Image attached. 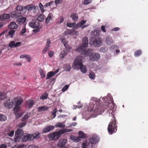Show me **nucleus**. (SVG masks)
<instances>
[{
  "mask_svg": "<svg viewBox=\"0 0 148 148\" xmlns=\"http://www.w3.org/2000/svg\"><path fill=\"white\" fill-rule=\"evenodd\" d=\"M38 21L42 22L44 20V15L43 14H40L38 17L37 19Z\"/></svg>",
  "mask_w": 148,
  "mask_h": 148,
  "instance_id": "72a5a7b5",
  "label": "nucleus"
},
{
  "mask_svg": "<svg viewBox=\"0 0 148 148\" xmlns=\"http://www.w3.org/2000/svg\"><path fill=\"white\" fill-rule=\"evenodd\" d=\"M8 27L11 29H15L17 28L18 26L15 23L11 22L9 25Z\"/></svg>",
  "mask_w": 148,
  "mask_h": 148,
  "instance_id": "4be33fe9",
  "label": "nucleus"
},
{
  "mask_svg": "<svg viewBox=\"0 0 148 148\" xmlns=\"http://www.w3.org/2000/svg\"><path fill=\"white\" fill-rule=\"evenodd\" d=\"M57 132H55L50 133L48 134V137L50 140H56L60 138Z\"/></svg>",
  "mask_w": 148,
  "mask_h": 148,
  "instance_id": "0eeeda50",
  "label": "nucleus"
},
{
  "mask_svg": "<svg viewBox=\"0 0 148 148\" xmlns=\"http://www.w3.org/2000/svg\"><path fill=\"white\" fill-rule=\"evenodd\" d=\"M67 54V52L65 50H64L61 51L60 55V57L63 58L66 56Z\"/></svg>",
  "mask_w": 148,
  "mask_h": 148,
  "instance_id": "c756f323",
  "label": "nucleus"
},
{
  "mask_svg": "<svg viewBox=\"0 0 148 148\" xmlns=\"http://www.w3.org/2000/svg\"><path fill=\"white\" fill-rule=\"evenodd\" d=\"M82 45H79L76 49L77 51L81 52V54L84 56H89V60L92 61H97L100 58V54L97 53L92 54V50L91 49H84L88 45V38L85 36L82 38Z\"/></svg>",
  "mask_w": 148,
  "mask_h": 148,
  "instance_id": "f257e3e1",
  "label": "nucleus"
},
{
  "mask_svg": "<svg viewBox=\"0 0 148 148\" xmlns=\"http://www.w3.org/2000/svg\"><path fill=\"white\" fill-rule=\"evenodd\" d=\"M23 102L22 99H17L16 97L14 98L12 101L10 99L6 100L4 103V106L6 108L10 109L13 108V105L15 106L14 108V111L15 112V114L19 111L20 109V106Z\"/></svg>",
  "mask_w": 148,
  "mask_h": 148,
  "instance_id": "f03ea898",
  "label": "nucleus"
},
{
  "mask_svg": "<svg viewBox=\"0 0 148 148\" xmlns=\"http://www.w3.org/2000/svg\"><path fill=\"white\" fill-rule=\"evenodd\" d=\"M56 127H64L65 125H64L63 122L59 123L55 125Z\"/></svg>",
  "mask_w": 148,
  "mask_h": 148,
  "instance_id": "e433bc0d",
  "label": "nucleus"
},
{
  "mask_svg": "<svg viewBox=\"0 0 148 148\" xmlns=\"http://www.w3.org/2000/svg\"><path fill=\"white\" fill-rule=\"evenodd\" d=\"M106 42L107 44L110 45L113 42V41L110 36L107 37L106 39Z\"/></svg>",
  "mask_w": 148,
  "mask_h": 148,
  "instance_id": "cd10ccee",
  "label": "nucleus"
},
{
  "mask_svg": "<svg viewBox=\"0 0 148 148\" xmlns=\"http://www.w3.org/2000/svg\"><path fill=\"white\" fill-rule=\"evenodd\" d=\"M53 16V14L51 13H49L48 14V16L46 19L45 23H46L48 24L49 23L50 20L52 18V17Z\"/></svg>",
  "mask_w": 148,
  "mask_h": 148,
  "instance_id": "c85d7f7f",
  "label": "nucleus"
},
{
  "mask_svg": "<svg viewBox=\"0 0 148 148\" xmlns=\"http://www.w3.org/2000/svg\"><path fill=\"white\" fill-rule=\"evenodd\" d=\"M81 25H80L79 23H78L75 25L73 27V29L75 30V29H77L79 28L80 27H81Z\"/></svg>",
  "mask_w": 148,
  "mask_h": 148,
  "instance_id": "8fccbe9b",
  "label": "nucleus"
},
{
  "mask_svg": "<svg viewBox=\"0 0 148 148\" xmlns=\"http://www.w3.org/2000/svg\"><path fill=\"white\" fill-rule=\"evenodd\" d=\"M92 2V0H85L84 2V4H88Z\"/></svg>",
  "mask_w": 148,
  "mask_h": 148,
  "instance_id": "4d7b16f0",
  "label": "nucleus"
},
{
  "mask_svg": "<svg viewBox=\"0 0 148 148\" xmlns=\"http://www.w3.org/2000/svg\"><path fill=\"white\" fill-rule=\"evenodd\" d=\"M26 125L25 123H21L18 125V127L20 128H22L25 126Z\"/></svg>",
  "mask_w": 148,
  "mask_h": 148,
  "instance_id": "603ef678",
  "label": "nucleus"
},
{
  "mask_svg": "<svg viewBox=\"0 0 148 148\" xmlns=\"http://www.w3.org/2000/svg\"><path fill=\"white\" fill-rule=\"evenodd\" d=\"M21 14V13L16 11H14L11 13L10 17L13 18H17L20 16Z\"/></svg>",
  "mask_w": 148,
  "mask_h": 148,
  "instance_id": "dca6fc26",
  "label": "nucleus"
},
{
  "mask_svg": "<svg viewBox=\"0 0 148 148\" xmlns=\"http://www.w3.org/2000/svg\"><path fill=\"white\" fill-rule=\"evenodd\" d=\"M34 139L33 134H28L25 135L22 138V140L23 142H26L27 141H32Z\"/></svg>",
  "mask_w": 148,
  "mask_h": 148,
  "instance_id": "1a4fd4ad",
  "label": "nucleus"
},
{
  "mask_svg": "<svg viewBox=\"0 0 148 148\" xmlns=\"http://www.w3.org/2000/svg\"><path fill=\"white\" fill-rule=\"evenodd\" d=\"M57 111V110L56 108L54 109L53 111L51 114L53 116V118H55L56 116Z\"/></svg>",
  "mask_w": 148,
  "mask_h": 148,
  "instance_id": "3c124183",
  "label": "nucleus"
},
{
  "mask_svg": "<svg viewBox=\"0 0 148 148\" xmlns=\"http://www.w3.org/2000/svg\"><path fill=\"white\" fill-rule=\"evenodd\" d=\"M81 71L83 73H86L87 71V68L85 66L82 65L80 68Z\"/></svg>",
  "mask_w": 148,
  "mask_h": 148,
  "instance_id": "473e14b6",
  "label": "nucleus"
},
{
  "mask_svg": "<svg viewBox=\"0 0 148 148\" xmlns=\"http://www.w3.org/2000/svg\"><path fill=\"white\" fill-rule=\"evenodd\" d=\"M79 137L75 136L73 135H71L70 136V139L73 140V142H78L79 141L81 140L80 138H85L86 136L84 134L83 132L79 131L78 132Z\"/></svg>",
  "mask_w": 148,
  "mask_h": 148,
  "instance_id": "423d86ee",
  "label": "nucleus"
},
{
  "mask_svg": "<svg viewBox=\"0 0 148 148\" xmlns=\"http://www.w3.org/2000/svg\"><path fill=\"white\" fill-rule=\"evenodd\" d=\"M64 20V17L62 16H60V17L59 19L57 21L58 24H60L62 23Z\"/></svg>",
  "mask_w": 148,
  "mask_h": 148,
  "instance_id": "79ce46f5",
  "label": "nucleus"
},
{
  "mask_svg": "<svg viewBox=\"0 0 148 148\" xmlns=\"http://www.w3.org/2000/svg\"><path fill=\"white\" fill-rule=\"evenodd\" d=\"M15 44V42L14 41H11L9 44V47L13 48L14 47Z\"/></svg>",
  "mask_w": 148,
  "mask_h": 148,
  "instance_id": "09e8293b",
  "label": "nucleus"
},
{
  "mask_svg": "<svg viewBox=\"0 0 148 148\" xmlns=\"http://www.w3.org/2000/svg\"><path fill=\"white\" fill-rule=\"evenodd\" d=\"M101 29L102 32H106V30L105 29V27L103 25L101 26Z\"/></svg>",
  "mask_w": 148,
  "mask_h": 148,
  "instance_id": "052dcab7",
  "label": "nucleus"
},
{
  "mask_svg": "<svg viewBox=\"0 0 148 148\" xmlns=\"http://www.w3.org/2000/svg\"><path fill=\"white\" fill-rule=\"evenodd\" d=\"M48 96V94L47 92H45L42 95V96L40 97V98L42 99H46Z\"/></svg>",
  "mask_w": 148,
  "mask_h": 148,
  "instance_id": "ea45409f",
  "label": "nucleus"
},
{
  "mask_svg": "<svg viewBox=\"0 0 148 148\" xmlns=\"http://www.w3.org/2000/svg\"><path fill=\"white\" fill-rule=\"evenodd\" d=\"M75 24L76 23L75 22L73 23H69L68 22L67 23L66 25L68 27L70 28H72L74 26Z\"/></svg>",
  "mask_w": 148,
  "mask_h": 148,
  "instance_id": "37998d69",
  "label": "nucleus"
},
{
  "mask_svg": "<svg viewBox=\"0 0 148 148\" xmlns=\"http://www.w3.org/2000/svg\"><path fill=\"white\" fill-rule=\"evenodd\" d=\"M7 119L6 116L4 115L0 114V121H5Z\"/></svg>",
  "mask_w": 148,
  "mask_h": 148,
  "instance_id": "f704fd0d",
  "label": "nucleus"
},
{
  "mask_svg": "<svg viewBox=\"0 0 148 148\" xmlns=\"http://www.w3.org/2000/svg\"><path fill=\"white\" fill-rule=\"evenodd\" d=\"M25 146V145H19L16 148H24Z\"/></svg>",
  "mask_w": 148,
  "mask_h": 148,
  "instance_id": "0e129e2a",
  "label": "nucleus"
},
{
  "mask_svg": "<svg viewBox=\"0 0 148 148\" xmlns=\"http://www.w3.org/2000/svg\"><path fill=\"white\" fill-rule=\"evenodd\" d=\"M71 67L69 64H66L65 65V69L67 71H69L71 69Z\"/></svg>",
  "mask_w": 148,
  "mask_h": 148,
  "instance_id": "864d4df0",
  "label": "nucleus"
},
{
  "mask_svg": "<svg viewBox=\"0 0 148 148\" xmlns=\"http://www.w3.org/2000/svg\"><path fill=\"white\" fill-rule=\"evenodd\" d=\"M69 86L68 85H66L62 89V91L63 92H64L66 91L69 88Z\"/></svg>",
  "mask_w": 148,
  "mask_h": 148,
  "instance_id": "5fc2aeb1",
  "label": "nucleus"
},
{
  "mask_svg": "<svg viewBox=\"0 0 148 148\" xmlns=\"http://www.w3.org/2000/svg\"><path fill=\"white\" fill-rule=\"evenodd\" d=\"M14 131L13 130H12V131H11V132H10L9 133H8V135L10 137H12L13 136V135H14Z\"/></svg>",
  "mask_w": 148,
  "mask_h": 148,
  "instance_id": "13d9d810",
  "label": "nucleus"
},
{
  "mask_svg": "<svg viewBox=\"0 0 148 148\" xmlns=\"http://www.w3.org/2000/svg\"><path fill=\"white\" fill-rule=\"evenodd\" d=\"M0 148H7V146L3 144L1 145Z\"/></svg>",
  "mask_w": 148,
  "mask_h": 148,
  "instance_id": "774afa93",
  "label": "nucleus"
},
{
  "mask_svg": "<svg viewBox=\"0 0 148 148\" xmlns=\"http://www.w3.org/2000/svg\"><path fill=\"white\" fill-rule=\"evenodd\" d=\"M29 27L32 28H35L38 27L40 24L38 20L36 19H33L29 22Z\"/></svg>",
  "mask_w": 148,
  "mask_h": 148,
  "instance_id": "6e6552de",
  "label": "nucleus"
},
{
  "mask_svg": "<svg viewBox=\"0 0 148 148\" xmlns=\"http://www.w3.org/2000/svg\"><path fill=\"white\" fill-rule=\"evenodd\" d=\"M90 146V143L87 140H84L82 143V148H89Z\"/></svg>",
  "mask_w": 148,
  "mask_h": 148,
  "instance_id": "aec40b11",
  "label": "nucleus"
},
{
  "mask_svg": "<svg viewBox=\"0 0 148 148\" xmlns=\"http://www.w3.org/2000/svg\"><path fill=\"white\" fill-rule=\"evenodd\" d=\"M95 76V73L93 72H90L89 74V77L92 79H94Z\"/></svg>",
  "mask_w": 148,
  "mask_h": 148,
  "instance_id": "4c0bfd02",
  "label": "nucleus"
},
{
  "mask_svg": "<svg viewBox=\"0 0 148 148\" xmlns=\"http://www.w3.org/2000/svg\"><path fill=\"white\" fill-rule=\"evenodd\" d=\"M15 31L14 30H11L8 32V34L10 35H12L14 34Z\"/></svg>",
  "mask_w": 148,
  "mask_h": 148,
  "instance_id": "bf43d9fd",
  "label": "nucleus"
},
{
  "mask_svg": "<svg viewBox=\"0 0 148 148\" xmlns=\"http://www.w3.org/2000/svg\"><path fill=\"white\" fill-rule=\"evenodd\" d=\"M39 7L40 8V9L41 11L42 12H44L45 10L44 9V6L42 5V4L41 3H40L39 4Z\"/></svg>",
  "mask_w": 148,
  "mask_h": 148,
  "instance_id": "a18cd8bd",
  "label": "nucleus"
},
{
  "mask_svg": "<svg viewBox=\"0 0 148 148\" xmlns=\"http://www.w3.org/2000/svg\"><path fill=\"white\" fill-rule=\"evenodd\" d=\"M23 8L22 6L19 5L16 7L15 10L17 11L21 12L23 10Z\"/></svg>",
  "mask_w": 148,
  "mask_h": 148,
  "instance_id": "58836bf2",
  "label": "nucleus"
},
{
  "mask_svg": "<svg viewBox=\"0 0 148 148\" xmlns=\"http://www.w3.org/2000/svg\"><path fill=\"white\" fill-rule=\"evenodd\" d=\"M34 138L37 139L40 137V134L39 133H35L33 134Z\"/></svg>",
  "mask_w": 148,
  "mask_h": 148,
  "instance_id": "de8ad7c7",
  "label": "nucleus"
},
{
  "mask_svg": "<svg viewBox=\"0 0 148 148\" xmlns=\"http://www.w3.org/2000/svg\"><path fill=\"white\" fill-rule=\"evenodd\" d=\"M15 134L17 135H18L21 137L24 134V132L22 129L18 128L15 132Z\"/></svg>",
  "mask_w": 148,
  "mask_h": 148,
  "instance_id": "412c9836",
  "label": "nucleus"
},
{
  "mask_svg": "<svg viewBox=\"0 0 148 148\" xmlns=\"http://www.w3.org/2000/svg\"><path fill=\"white\" fill-rule=\"evenodd\" d=\"M141 53V51L140 50H137L135 53V55L136 56H139Z\"/></svg>",
  "mask_w": 148,
  "mask_h": 148,
  "instance_id": "49530a36",
  "label": "nucleus"
},
{
  "mask_svg": "<svg viewBox=\"0 0 148 148\" xmlns=\"http://www.w3.org/2000/svg\"><path fill=\"white\" fill-rule=\"evenodd\" d=\"M102 44V41L101 38H96L93 41V44L95 46H99Z\"/></svg>",
  "mask_w": 148,
  "mask_h": 148,
  "instance_id": "4468645a",
  "label": "nucleus"
},
{
  "mask_svg": "<svg viewBox=\"0 0 148 148\" xmlns=\"http://www.w3.org/2000/svg\"><path fill=\"white\" fill-rule=\"evenodd\" d=\"M108 111L109 112V116L112 117L111 121L109 123L108 128L109 134H112L113 133L117 131V122L114 115V110L112 109L111 107L110 110L108 109Z\"/></svg>",
  "mask_w": 148,
  "mask_h": 148,
  "instance_id": "7ed1b4c3",
  "label": "nucleus"
},
{
  "mask_svg": "<svg viewBox=\"0 0 148 148\" xmlns=\"http://www.w3.org/2000/svg\"><path fill=\"white\" fill-rule=\"evenodd\" d=\"M120 28L118 27H115L113 28L112 30V31H116L119 30V29Z\"/></svg>",
  "mask_w": 148,
  "mask_h": 148,
  "instance_id": "69168bd1",
  "label": "nucleus"
},
{
  "mask_svg": "<svg viewBox=\"0 0 148 148\" xmlns=\"http://www.w3.org/2000/svg\"><path fill=\"white\" fill-rule=\"evenodd\" d=\"M54 75L53 72L50 71L47 73V77H46V79H49L50 78L52 77Z\"/></svg>",
  "mask_w": 148,
  "mask_h": 148,
  "instance_id": "2f4dec72",
  "label": "nucleus"
},
{
  "mask_svg": "<svg viewBox=\"0 0 148 148\" xmlns=\"http://www.w3.org/2000/svg\"><path fill=\"white\" fill-rule=\"evenodd\" d=\"M111 103L108 104L107 105H103V106L101 107H99V106H97V107H96L94 109V110L96 112V113L97 114H100L102 112H103L105 110H102L101 109V108L104 107L105 109H107L108 110V109L109 110H110L111 107L112 108V109L113 110L112 107L111 106Z\"/></svg>",
  "mask_w": 148,
  "mask_h": 148,
  "instance_id": "39448f33",
  "label": "nucleus"
},
{
  "mask_svg": "<svg viewBox=\"0 0 148 148\" xmlns=\"http://www.w3.org/2000/svg\"><path fill=\"white\" fill-rule=\"evenodd\" d=\"M82 60L83 57L81 56H77L73 61V64L72 65V67L76 69H79L83 64Z\"/></svg>",
  "mask_w": 148,
  "mask_h": 148,
  "instance_id": "20e7f679",
  "label": "nucleus"
},
{
  "mask_svg": "<svg viewBox=\"0 0 148 148\" xmlns=\"http://www.w3.org/2000/svg\"><path fill=\"white\" fill-rule=\"evenodd\" d=\"M35 5L32 4H30L24 7L25 9H26L28 11H31L35 8Z\"/></svg>",
  "mask_w": 148,
  "mask_h": 148,
  "instance_id": "393cba45",
  "label": "nucleus"
},
{
  "mask_svg": "<svg viewBox=\"0 0 148 148\" xmlns=\"http://www.w3.org/2000/svg\"><path fill=\"white\" fill-rule=\"evenodd\" d=\"M86 21H85L84 20H82L79 23L80 24V25L82 26L83 25L84 23H85L86 22Z\"/></svg>",
  "mask_w": 148,
  "mask_h": 148,
  "instance_id": "e2e57ef3",
  "label": "nucleus"
},
{
  "mask_svg": "<svg viewBox=\"0 0 148 148\" xmlns=\"http://www.w3.org/2000/svg\"><path fill=\"white\" fill-rule=\"evenodd\" d=\"M75 32L74 29H67L64 32V34L65 35H72L74 34Z\"/></svg>",
  "mask_w": 148,
  "mask_h": 148,
  "instance_id": "6ab92c4d",
  "label": "nucleus"
},
{
  "mask_svg": "<svg viewBox=\"0 0 148 148\" xmlns=\"http://www.w3.org/2000/svg\"><path fill=\"white\" fill-rule=\"evenodd\" d=\"M66 130H68L67 129H62V130H59L58 132H57V133H58V135H59V137H60V136H61V134H62L65 132H69L70 131H67Z\"/></svg>",
  "mask_w": 148,
  "mask_h": 148,
  "instance_id": "bb28decb",
  "label": "nucleus"
},
{
  "mask_svg": "<svg viewBox=\"0 0 148 148\" xmlns=\"http://www.w3.org/2000/svg\"><path fill=\"white\" fill-rule=\"evenodd\" d=\"M52 3H53V2H50L47 3L45 4V6L46 7H47L48 6H49L50 5H52Z\"/></svg>",
  "mask_w": 148,
  "mask_h": 148,
  "instance_id": "338daca9",
  "label": "nucleus"
},
{
  "mask_svg": "<svg viewBox=\"0 0 148 148\" xmlns=\"http://www.w3.org/2000/svg\"><path fill=\"white\" fill-rule=\"evenodd\" d=\"M21 137H20V136L18 135H17L15 134L14 138V141L15 142H19L21 140Z\"/></svg>",
  "mask_w": 148,
  "mask_h": 148,
  "instance_id": "c9c22d12",
  "label": "nucleus"
},
{
  "mask_svg": "<svg viewBox=\"0 0 148 148\" xmlns=\"http://www.w3.org/2000/svg\"><path fill=\"white\" fill-rule=\"evenodd\" d=\"M6 97V95L4 92H0V100H3Z\"/></svg>",
  "mask_w": 148,
  "mask_h": 148,
  "instance_id": "7c9ffc66",
  "label": "nucleus"
},
{
  "mask_svg": "<svg viewBox=\"0 0 148 148\" xmlns=\"http://www.w3.org/2000/svg\"><path fill=\"white\" fill-rule=\"evenodd\" d=\"M49 108V107L48 106H42L39 107L38 108V111L39 112H41L42 111H45Z\"/></svg>",
  "mask_w": 148,
  "mask_h": 148,
  "instance_id": "a878e982",
  "label": "nucleus"
},
{
  "mask_svg": "<svg viewBox=\"0 0 148 148\" xmlns=\"http://www.w3.org/2000/svg\"><path fill=\"white\" fill-rule=\"evenodd\" d=\"M66 139H61L59 141L57 146L58 147H61L64 146L66 145Z\"/></svg>",
  "mask_w": 148,
  "mask_h": 148,
  "instance_id": "2eb2a0df",
  "label": "nucleus"
},
{
  "mask_svg": "<svg viewBox=\"0 0 148 148\" xmlns=\"http://www.w3.org/2000/svg\"><path fill=\"white\" fill-rule=\"evenodd\" d=\"M26 20V18L24 16H20L17 18L16 21L18 22L19 25H21L24 23Z\"/></svg>",
  "mask_w": 148,
  "mask_h": 148,
  "instance_id": "ddd939ff",
  "label": "nucleus"
},
{
  "mask_svg": "<svg viewBox=\"0 0 148 148\" xmlns=\"http://www.w3.org/2000/svg\"><path fill=\"white\" fill-rule=\"evenodd\" d=\"M10 17V15L9 14H4L0 15V20L4 21L5 19H9Z\"/></svg>",
  "mask_w": 148,
  "mask_h": 148,
  "instance_id": "f3484780",
  "label": "nucleus"
},
{
  "mask_svg": "<svg viewBox=\"0 0 148 148\" xmlns=\"http://www.w3.org/2000/svg\"><path fill=\"white\" fill-rule=\"evenodd\" d=\"M99 141L98 137L96 136H93L90 138L89 142L91 144H95Z\"/></svg>",
  "mask_w": 148,
  "mask_h": 148,
  "instance_id": "9d476101",
  "label": "nucleus"
},
{
  "mask_svg": "<svg viewBox=\"0 0 148 148\" xmlns=\"http://www.w3.org/2000/svg\"><path fill=\"white\" fill-rule=\"evenodd\" d=\"M51 43V42L50 40L49 39H47V43L46 45V46L42 51V53H45L49 50L50 47V45Z\"/></svg>",
  "mask_w": 148,
  "mask_h": 148,
  "instance_id": "a211bd4d",
  "label": "nucleus"
},
{
  "mask_svg": "<svg viewBox=\"0 0 148 148\" xmlns=\"http://www.w3.org/2000/svg\"><path fill=\"white\" fill-rule=\"evenodd\" d=\"M34 101L31 99H29L25 102V106L27 108H29L32 107L34 103Z\"/></svg>",
  "mask_w": 148,
  "mask_h": 148,
  "instance_id": "9b49d317",
  "label": "nucleus"
},
{
  "mask_svg": "<svg viewBox=\"0 0 148 148\" xmlns=\"http://www.w3.org/2000/svg\"><path fill=\"white\" fill-rule=\"evenodd\" d=\"M20 58H25L27 59L29 62H30L31 60V57L28 55L23 54L20 56Z\"/></svg>",
  "mask_w": 148,
  "mask_h": 148,
  "instance_id": "b1692460",
  "label": "nucleus"
},
{
  "mask_svg": "<svg viewBox=\"0 0 148 148\" xmlns=\"http://www.w3.org/2000/svg\"><path fill=\"white\" fill-rule=\"evenodd\" d=\"M70 17L74 21H77L78 18L77 14L75 13H72L70 15Z\"/></svg>",
  "mask_w": 148,
  "mask_h": 148,
  "instance_id": "5701e85b",
  "label": "nucleus"
},
{
  "mask_svg": "<svg viewBox=\"0 0 148 148\" xmlns=\"http://www.w3.org/2000/svg\"><path fill=\"white\" fill-rule=\"evenodd\" d=\"M21 44V42H18L15 43L14 47H16L19 46Z\"/></svg>",
  "mask_w": 148,
  "mask_h": 148,
  "instance_id": "680f3d73",
  "label": "nucleus"
},
{
  "mask_svg": "<svg viewBox=\"0 0 148 148\" xmlns=\"http://www.w3.org/2000/svg\"><path fill=\"white\" fill-rule=\"evenodd\" d=\"M54 52L53 51H50L48 52V55L50 57H52L53 55Z\"/></svg>",
  "mask_w": 148,
  "mask_h": 148,
  "instance_id": "6e6d98bb",
  "label": "nucleus"
},
{
  "mask_svg": "<svg viewBox=\"0 0 148 148\" xmlns=\"http://www.w3.org/2000/svg\"><path fill=\"white\" fill-rule=\"evenodd\" d=\"M39 71L40 73V75L41 76V78H44L45 77V73L42 69H41Z\"/></svg>",
  "mask_w": 148,
  "mask_h": 148,
  "instance_id": "c03bdc74",
  "label": "nucleus"
},
{
  "mask_svg": "<svg viewBox=\"0 0 148 148\" xmlns=\"http://www.w3.org/2000/svg\"><path fill=\"white\" fill-rule=\"evenodd\" d=\"M28 118L29 116L28 113H26L22 118L21 121H25Z\"/></svg>",
  "mask_w": 148,
  "mask_h": 148,
  "instance_id": "a19ab883",
  "label": "nucleus"
},
{
  "mask_svg": "<svg viewBox=\"0 0 148 148\" xmlns=\"http://www.w3.org/2000/svg\"><path fill=\"white\" fill-rule=\"evenodd\" d=\"M55 128V126L53 125H50L47 126L42 130V132L43 133H46L51 131L53 130Z\"/></svg>",
  "mask_w": 148,
  "mask_h": 148,
  "instance_id": "f8f14e48",
  "label": "nucleus"
}]
</instances>
